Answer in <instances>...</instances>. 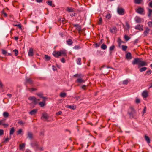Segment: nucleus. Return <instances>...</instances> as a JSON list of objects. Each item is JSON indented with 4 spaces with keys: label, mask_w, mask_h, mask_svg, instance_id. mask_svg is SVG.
<instances>
[{
    "label": "nucleus",
    "mask_w": 152,
    "mask_h": 152,
    "mask_svg": "<svg viewBox=\"0 0 152 152\" xmlns=\"http://www.w3.org/2000/svg\"><path fill=\"white\" fill-rule=\"evenodd\" d=\"M76 15V13H74L72 14H70V16L72 17L75 16Z\"/></svg>",
    "instance_id": "69168bd1"
},
{
    "label": "nucleus",
    "mask_w": 152,
    "mask_h": 152,
    "mask_svg": "<svg viewBox=\"0 0 152 152\" xmlns=\"http://www.w3.org/2000/svg\"><path fill=\"white\" fill-rule=\"evenodd\" d=\"M142 96L143 98H147L148 96V92L147 90L144 91L142 94Z\"/></svg>",
    "instance_id": "39448f33"
},
{
    "label": "nucleus",
    "mask_w": 152,
    "mask_h": 152,
    "mask_svg": "<svg viewBox=\"0 0 152 152\" xmlns=\"http://www.w3.org/2000/svg\"><path fill=\"white\" fill-rule=\"evenodd\" d=\"M28 99L32 101L34 103H36L38 101H39V99H37L35 97L31 96L30 97L28 98Z\"/></svg>",
    "instance_id": "423d86ee"
},
{
    "label": "nucleus",
    "mask_w": 152,
    "mask_h": 152,
    "mask_svg": "<svg viewBox=\"0 0 152 152\" xmlns=\"http://www.w3.org/2000/svg\"><path fill=\"white\" fill-rule=\"evenodd\" d=\"M13 52L15 53V55L16 56H17L18 55V51L17 50L15 49V50H13Z\"/></svg>",
    "instance_id": "e433bc0d"
},
{
    "label": "nucleus",
    "mask_w": 152,
    "mask_h": 152,
    "mask_svg": "<svg viewBox=\"0 0 152 152\" xmlns=\"http://www.w3.org/2000/svg\"><path fill=\"white\" fill-rule=\"evenodd\" d=\"M45 58L47 60H49L50 59V57L46 55H45Z\"/></svg>",
    "instance_id": "a19ab883"
},
{
    "label": "nucleus",
    "mask_w": 152,
    "mask_h": 152,
    "mask_svg": "<svg viewBox=\"0 0 152 152\" xmlns=\"http://www.w3.org/2000/svg\"><path fill=\"white\" fill-rule=\"evenodd\" d=\"M148 26L150 27H152V21H150L148 22Z\"/></svg>",
    "instance_id": "4c0bfd02"
},
{
    "label": "nucleus",
    "mask_w": 152,
    "mask_h": 152,
    "mask_svg": "<svg viewBox=\"0 0 152 152\" xmlns=\"http://www.w3.org/2000/svg\"><path fill=\"white\" fill-rule=\"evenodd\" d=\"M145 139L147 141V142L148 143H150V139L149 137L145 135Z\"/></svg>",
    "instance_id": "b1692460"
},
{
    "label": "nucleus",
    "mask_w": 152,
    "mask_h": 152,
    "mask_svg": "<svg viewBox=\"0 0 152 152\" xmlns=\"http://www.w3.org/2000/svg\"><path fill=\"white\" fill-rule=\"evenodd\" d=\"M148 16L149 17L151 18L152 14V10L149 8H148Z\"/></svg>",
    "instance_id": "dca6fc26"
},
{
    "label": "nucleus",
    "mask_w": 152,
    "mask_h": 152,
    "mask_svg": "<svg viewBox=\"0 0 152 152\" xmlns=\"http://www.w3.org/2000/svg\"><path fill=\"white\" fill-rule=\"evenodd\" d=\"M52 69L54 71L56 70V67L54 65H52Z\"/></svg>",
    "instance_id": "0e129e2a"
},
{
    "label": "nucleus",
    "mask_w": 152,
    "mask_h": 152,
    "mask_svg": "<svg viewBox=\"0 0 152 152\" xmlns=\"http://www.w3.org/2000/svg\"><path fill=\"white\" fill-rule=\"evenodd\" d=\"M111 15L110 13H108L105 16V17L107 19H109L111 18Z\"/></svg>",
    "instance_id": "72a5a7b5"
},
{
    "label": "nucleus",
    "mask_w": 152,
    "mask_h": 152,
    "mask_svg": "<svg viewBox=\"0 0 152 152\" xmlns=\"http://www.w3.org/2000/svg\"><path fill=\"white\" fill-rule=\"evenodd\" d=\"M4 134V131L2 129H0V136Z\"/></svg>",
    "instance_id": "5fc2aeb1"
},
{
    "label": "nucleus",
    "mask_w": 152,
    "mask_h": 152,
    "mask_svg": "<svg viewBox=\"0 0 152 152\" xmlns=\"http://www.w3.org/2000/svg\"><path fill=\"white\" fill-rule=\"evenodd\" d=\"M28 137L29 139H31L33 138V134L30 132H28Z\"/></svg>",
    "instance_id": "393cba45"
},
{
    "label": "nucleus",
    "mask_w": 152,
    "mask_h": 152,
    "mask_svg": "<svg viewBox=\"0 0 152 152\" xmlns=\"http://www.w3.org/2000/svg\"><path fill=\"white\" fill-rule=\"evenodd\" d=\"M1 13L2 14H3L5 17H7V14L3 10L1 11Z\"/></svg>",
    "instance_id": "49530a36"
},
{
    "label": "nucleus",
    "mask_w": 152,
    "mask_h": 152,
    "mask_svg": "<svg viewBox=\"0 0 152 152\" xmlns=\"http://www.w3.org/2000/svg\"><path fill=\"white\" fill-rule=\"evenodd\" d=\"M141 1L142 0H135L134 2L137 4H140Z\"/></svg>",
    "instance_id": "a18cd8bd"
},
{
    "label": "nucleus",
    "mask_w": 152,
    "mask_h": 152,
    "mask_svg": "<svg viewBox=\"0 0 152 152\" xmlns=\"http://www.w3.org/2000/svg\"><path fill=\"white\" fill-rule=\"evenodd\" d=\"M66 95V94L65 93L62 92L60 94V96L61 97H64Z\"/></svg>",
    "instance_id": "cd10ccee"
},
{
    "label": "nucleus",
    "mask_w": 152,
    "mask_h": 152,
    "mask_svg": "<svg viewBox=\"0 0 152 152\" xmlns=\"http://www.w3.org/2000/svg\"><path fill=\"white\" fill-rule=\"evenodd\" d=\"M101 48L103 50H105L107 48V46L104 44H102L101 45Z\"/></svg>",
    "instance_id": "473e14b6"
},
{
    "label": "nucleus",
    "mask_w": 152,
    "mask_h": 152,
    "mask_svg": "<svg viewBox=\"0 0 152 152\" xmlns=\"http://www.w3.org/2000/svg\"><path fill=\"white\" fill-rule=\"evenodd\" d=\"M61 61L63 63H64L65 62V61L64 58H62L61 59Z\"/></svg>",
    "instance_id": "680f3d73"
},
{
    "label": "nucleus",
    "mask_w": 152,
    "mask_h": 152,
    "mask_svg": "<svg viewBox=\"0 0 152 152\" xmlns=\"http://www.w3.org/2000/svg\"><path fill=\"white\" fill-rule=\"evenodd\" d=\"M136 102L137 103H139L140 102V100L139 99L137 98L136 99Z\"/></svg>",
    "instance_id": "052dcab7"
},
{
    "label": "nucleus",
    "mask_w": 152,
    "mask_h": 152,
    "mask_svg": "<svg viewBox=\"0 0 152 152\" xmlns=\"http://www.w3.org/2000/svg\"><path fill=\"white\" fill-rule=\"evenodd\" d=\"M66 43L69 45H71L73 43V42L71 39H69L66 41Z\"/></svg>",
    "instance_id": "aec40b11"
},
{
    "label": "nucleus",
    "mask_w": 152,
    "mask_h": 152,
    "mask_svg": "<svg viewBox=\"0 0 152 152\" xmlns=\"http://www.w3.org/2000/svg\"><path fill=\"white\" fill-rule=\"evenodd\" d=\"M131 109L132 111V113H129V115H131L132 113L134 114L135 113V111L133 109L131 108Z\"/></svg>",
    "instance_id": "603ef678"
},
{
    "label": "nucleus",
    "mask_w": 152,
    "mask_h": 152,
    "mask_svg": "<svg viewBox=\"0 0 152 152\" xmlns=\"http://www.w3.org/2000/svg\"><path fill=\"white\" fill-rule=\"evenodd\" d=\"M116 30V27H114L112 28H110V31L112 33H114V32H115Z\"/></svg>",
    "instance_id": "a878e982"
},
{
    "label": "nucleus",
    "mask_w": 152,
    "mask_h": 152,
    "mask_svg": "<svg viewBox=\"0 0 152 152\" xmlns=\"http://www.w3.org/2000/svg\"><path fill=\"white\" fill-rule=\"evenodd\" d=\"M115 48V46L114 45H112L110 47V51H111L113 50Z\"/></svg>",
    "instance_id": "58836bf2"
},
{
    "label": "nucleus",
    "mask_w": 152,
    "mask_h": 152,
    "mask_svg": "<svg viewBox=\"0 0 152 152\" xmlns=\"http://www.w3.org/2000/svg\"><path fill=\"white\" fill-rule=\"evenodd\" d=\"M18 26L20 29H22V26L21 25V24H18Z\"/></svg>",
    "instance_id": "338daca9"
},
{
    "label": "nucleus",
    "mask_w": 152,
    "mask_h": 152,
    "mask_svg": "<svg viewBox=\"0 0 152 152\" xmlns=\"http://www.w3.org/2000/svg\"><path fill=\"white\" fill-rule=\"evenodd\" d=\"M76 63L78 65H81V58H78L77 59L76 61Z\"/></svg>",
    "instance_id": "5701e85b"
},
{
    "label": "nucleus",
    "mask_w": 152,
    "mask_h": 152,
    "mask_svg": "<svg viewBox=\"0 0 152 152\" xmlns=\"http://www.w3.org/2000/svg\"><path fill=\"white\" fill-rule=\"evenodd\" d=\"M118 43L119 46H120L121 43L122 42L120 38H118Z\"/></svg>",
    "instance_id": "ea45409f"
},
{
    "label": "nucleus",
    "mask_w": 152,
    "mask_h": 152,
    "mask_svg": "<svg viewBox=\"0 0 152 152\" xmlns=\"http://www.w3.org/2000/svg\"><path fill=\"white\" fill-rule=\"evenodd\" d=\"M74 9L71 7H67L66 9V11L69 12H73L74 11Z\"/></svg>",
    "instance_id": "412c9836"
},
{
    "label": "nucleus",
    "mask_w": 152,
    "mask_h": 152,
    "mask_svg": "<svg viewBox=\"0 0 152 152\" xmlns=\"http://www.w3.org/2000/svg\"><path fill=\"white\" fill-rule=\"evenodd\" d=\"M126 57L127 59L130 60L132 59L131 54L130 53H128L126 55Z\"/></svg>",
    "instance_id": "ddd939ff"
},
{
    "label": "nucleus",
    "mask_w": 152,
    "mask_h": 152,
    "mask_svg": "<svg viewBox=\"0 0 152 152\" xmlns=\"http://www.w3.org/2000/svg\"><path fill=\"white\" fill-rule=\"evenodd\" d=\"M86 86L85 85H83L81 86V88L84 90H86Z\"/></svg>",
    "instance_id": "bf43d9fd"
},
{
    "label": "nucleus",
    "mask_w": 152,
    "mask_h": 152,
    "mask_svg": "<svg viewBox=\"0 0 152 152\" xmlns=\"http://www.w3.org/2000/svg\"><path fill=\"white\" fill-rule=\"evenodd\" d=\"M147 69V68L146 67H143L141 68L140 69V72H142L143 71H145Z\"/></svg>",
    "instance_id": "7c9ffc66"
},
{
    "label": "nucleus",
    "mask_w": 152,
    "mask_h": 152,
    "mask_svg": "<svg viewBox=\"0 0 152 152\" xmlns=\"http://www.w3.org/2000/svg\"><path fill=\"white\" fill-rule=\"evenodd\" d=\"M135 20L136 22L137 23H140L142 20H143L140 17L138 16H137L135 18Z\"/></svg>",
    "instance_id": "1a4fd4ad"
},
{
    "label": "nucleus",
    "mask_w": 152,
    "mask_h": 152,
    "mask_svg": "<svg viewBox=\"0 0 152 152\" xmlns=\"http://www.w3.org/2000/svg\"><path fill=\"white\" fill-rule=\"evenodd\" d=\"M53 55L55 57L58 58L61 56H66V52L64 49L60 50L59 51H54L53 53Z\"/></svg>",
    "instance_id": "f257e3e1"
},
{
    "label": "nucleus",
    "mask_w": 152,
    "mask_h": 152,
    "mask_svg": "<svg viewBox=\"0 0 152 152\" xmlns=\"http://www.w3.org/2000/svg\"><path fill=\"white\" fill-rule=\"evenodd\" d=\"M140 58H136L134 59V60L132 61V64L133 65H135L136 64H138V65L139 64V62L140 61Z\"/></svg>",
    "instance_id": "20e7f679"
},
{
    "label": "nucleus",
    "mask_w": 152,
    "mask_h": 152,
    "mask_svg": "<svg viewBox=\"0 0 152 152\" xmlns=\"http://www.w3.org/2000/svg\"><path fill=\"white\" fill-rule=\"evenodd\" d=\"M33 54V49L32 48H30L28 52V55L30 56H32Z\"/></svg>",
    "instance_id": "9b49d317"
},
{
    "label": "nucleus",
    "mask_w": 152,
    "mask_h": 152,
    "mask_svg": "<svg viewBox=\"0 0 152 152\" xmlns=\"http://www.w3.org/2000/svg\"><path fill=\"white\" fill-rule=\"evenodd\" d=\"M62 113V112L61 111H59L58 112L56 113V114L57 115H61V114Z\"/></svg>",
    "instance_id": "3c124183"
},
{
    "label": "nucleus",
    "mask_w": 152,
    "mask_h": 152,
    "mask_svg": "<svg viewBox=\"0 0 152 152\" xmlns=\"http://www.w3.org/2000/svg\"><path fill=\"white\" fill-rule=\"evenodd\" d=\"M66 107L75 110L76 109V106L75 105H66Z\"/></svg>",
    "instance_id": "2eb2a0df"
},
{
    "label": "nucleus",
    "mask_w": 152,
    "mask_h": 152,
    "mask_svg": "<svg viewBox=\"0 0 152 152\" xmlns=\"http://www.w3.org/2000/svg\"><path fill=\"white\" fill-rule=\"evenodd\" d=\"M37 94V95L38 96H39L40 97H41V98H42L43 99H46V98H45V97H43V96H42V94Z\"/></svg>",
    "instance_id": "09e8293b"
},
{
    "label": "nucleus",
    "mask_w": 152,
    "mask_h": 152,
    "mask_svg": "<svg viewBox=\"0 0 152 152\" xmlns=\"http://www.w3.org/2000/svg\"><path fill=\"white\" fill-rule=\"evenodd\" d=\"M37 109H34L29 112V114L31 115H35L37 112Z\"/></svg>",
    "instance_id": "f8f14e48"
},
{
    "label": "nucleus",
    "mask_w": 152,
    "mask_h": 152,
    "mask_svg": "<svg viewBox=\"0 0 152 152\" xmlns=\"http://www.w3.org/2000/svg\"><path fill=\"white\" fill-rule=\"evenodd\" d=\"M76 82L78 83H81L84 82V81L82 79L80 78L77 79V80Z\"/></svg>",
    "instance_id": "c85d7f7f"
},
{
    "label": "nucleus",
    "mask_w": 152,
    "mask_h": 152,
    "mask_svg": "<svg viewBox=\"0 0 152 152\" xmlns=\"http://www.w3.org/2000/svg\"><path fill=\"white\" fill-rule=\"evenodd\" d=\"M26 81V82L30 84H32L33 83L32 80L30 78L27 79Z\"/></svg>",
    "instance_id": "c756f323"
},
{
    "label": "nucleus",
    "mask_w": 152,
    "mask_h": 152,
    "mask_svg": "<svg viewBox=\"0 0 152 152\" xmlns=\"http://www.w3.org/2000/svg\"><path fill=\"white\" fill-rule=\"evenodd\" d=\"M122 50L124 51L126 50L127 48V46L124 45H122Z\"/></svg>",
    "instance_id": "c9c22d12"
},
{
    "label": "nucleus",
    "mask_w": 152,
    "mask_h": 152,
    "mask_svg": "<svg viewBox=\"0 0 152 152\" xmlns=\"http://www.w3.org/2000/svg\"><path fill=\"white\" fill-rule=\"evenodd\" d=\"M148 6L151 7L152 8V1L150 2L148 4Z\"/></svg>",
    "instance_id": "13d9d810"
},
{
    "label": "nucleus",
    "mask_w": 152,
    "mask_h": 152,
    "mask_svg": "<svg viewBox=\"0 0 152 152\" xmlns=\"http://www.w3.org/2000/svg\"><path fill=\"white\" fill-rule=\"evenodd\" d=\"M3 115L4 117H7L9 115V114L8 112H5L3 113Z\"/></svg>",
    "instance_id": "bb28decb"
},
{
    "label": "nucleus",
    "mask_w": 152,
    "mask_h": 152,
    "mask_svg": "<svg viewBox=\"0 0 152 152\" xmlns=\"http://www.w3.org/2000/svg\"><path fill=\"white\" fill-rule=\"evenodd\" d=\"M102 18L101 17L99 19V21L98 22V24L99 25H101L102 23Z\"/></svg>",
    "instance_id": "c03bdc74"
},
{
    "label": "nucleus",
    "mask_w": 152,
    "mask_h": 152,
    "mask_svg": "<svg viewBox=\"0 0 152 152\" xmlns=\"http://www.w3.org/2000/svg\"><path fill=\"white\" fill-rule=\"evenodd\" d=\"M128 80H126L123 82V84L124 85H127L128 83Z\"/></svg>",
    "instance_id": "37998d69"
},
{
    "label": "nucleus",
    "mask_w": 152,
    "mask_h": 152,
    "mask_svg": "<svg viewBox=\"0 0 152 152\" xmlns=\"http://www.w3.org/2000/svg\"><path fill=\"white\" fill-rule=\"evenodd\" d=\"M28 89H29V91L31 92H32L33 91H34L36 90V89L35 88H29Z\"/></svg>",
    "instance_id": "6e6d98bb"
},
{
    "label": "nucleus",
    "mask_w": 152,
    "mask_h": 152,
    "mask_svg": "<svg viewBox=\"0 0 152 152\" xmlns=\"http://www.w3.org/2000/svg\"><path fill=\"white\" fill-rule=\"evenodd\" d=\"M15 131V129L14 127H12L10 131V135H11L13 134Z\"/></svg>",
    "instance_id": "4be33fe9"
},
{
    "label": "nucleus",
    "mask_w": 152,
    "mask_h": 152,
    "mask_svg": "<svg viewBox=\"0 0 152 152\" xmlns=\"http://www.w3.org/2000/svg\"><path fill=\"white\" fill-rule=\"evenodd\" d=\"M124 38H125V39L127 41L129 40L130 39V38L128 36L126 35H124Z\"/></svg>",
    "instance_id": "f704fd0d"
},
{
    "label": "nucleus",
    "mask_w": 152,
    "mask_h": 152,
    "mask_svg": "<svg viewBox=\"0 0 152 152\" xmlns=\"http://www.w3.org/2000/svg\"><path fill=\"white\" fill-rule=\"evenodd\" d=\"M81 76V75L80 74H76L74 75V77H80Z\"/></svg>",
    "instance_id": "864d4df0"
},
{
    "label": "nucleus",
    "mask_w": 152,
    "mask_h": 152,
    "mask_svg": "<svg viewBox=\"0 0 152 152\" xmlns=\"http://www.w3.org/2000/svg\"><path fill=\"white\" fill-rule=\"evenodd\" d=\"M25 146V144L23 143L22 144H20L19 145L20 149H23Z\"/></svg>",
    "instance_id": "2f4dec72"
},
{
    "label": "nucleus",
    "mask_w": 152,
    "mask_h": 152,
    "mask_svg": "<svg viewBox=\"0 0 152 152\" xmlns=\"http://www.w3.org/2000/svg\"><path fill=\"white\" fill-rule=\"evenodd\" d=\"M2 53L4 55L6 54L7 53V51L5 50H3L2 51Z\"/></svg>",
    "instance_id": "e2e57ef3"
},
{
    "label": "nucleus",
    "mask_w": 152,
    "mask_h": 152,
    "mask_svg": "<svg viewBox=\"0 0 152 152\" xmlns=\"http://www.w3.org/2000/svg\"><path fill=\"white\" fill-rule=\"evenodd\" d=\"M139 64L138 66V67L140 68L141 66H147L148 63L145 61H142V59H140Z\"/></svg>",
    "instance_id": "f03ea898"
},
{
    "label": "nucleus",
    "mask_w": 152,
    "mask_h": 152,
    "mask_svg": "<svg viewBox=\"0 0 152 152\" xmlns=\"http://www.w3.org/2000/svg\"><path fill=\"white\" fill-rule=\"evenodd\" d=\"M152 72L151 70H149L146 71V73L148 75L150 74Z\"/></svg>",
    "instance_id": "4d7b16f0"
},
{
    "label": "nucleus",
    "mask_w": 152,
    "mask_h": 152,
    "mask_svg": "<svg viewBox=\"0 0 152 152\" xmlns=\"http://www.w3.org/2000/svg\"><path fill=\"white\" fill-rule=\"evenodd\" d=\"M10 138H9L8 137L6 138L5 139L4 141V142H7L10 139Z\"/></svg>",
    "instance_id": "8fccbe9b"
},
{
    "label": "nucleus",
    "mask_w": 152,
    "mask_h": 152,
    "mask_svg": "<svg viewBox=\"0 0 152 152\" xmlns=\"http://www.w3.org/2000/svg\"><path fill=\"white\" fill-rule=\"evenodd\" d=\"M2 125L4 126V127H7L8 126V125L7 124H3V123Z\"/></svg>",
    "instance_id": "774afa93"
},
{
    "label": "nucleus",
    "mask_w": 152,
    "mask_h": 152,
    "mask_svg": "<svg viewBox=\"0 0 152 152\" xmlns=\"http://www.w3.org/2000/svg\"><path fill=\"white\" fill-rule=\"evenodd\" d=\"M48 116L47 113H44L42 114V116L41 117V118L42 119H46L48 118Z\"/></svg>",
    "instance_id": "4468645a"
},
{
    "label": "nucleus",
    "mask_w": 152,
    "mask_h": 152,
    "mask_svg": "<svg viewBox=\"0 0 152 152\" xmlns=\"http://www.w3.org/2000/svg\"><path fill=\"white\" fill-rule=\"evenodd\" d=\"M22 130L21 129H20L19 130L17 131V135H19L20 134L21 132H22Z\"/></svg>",
    "instance_id": "79ce46f5"
},
{
    "label": "nucleus",
    "mask_w": 152,
    "mask_h": 152,
    "mask_svg": "<svg viewBox=\"0 0 152 152\" xmlns=\"http://www.w3.org/2000/svg\"><path fill=\"white\" fill-rule=\"evenodd\" d=\"M73 48L75 49H79L80 48L79 46L76 45Z\"/></svg>",
    "instance_id": "de8ad7c7"
},
{
    "label": "nucleus",
    "mask_w": 152,
    "mask_h": 152,
    "mask_svg": "<svg viewBox=\"0 0 152 152\" xmlns=\"http://www.w3.org/2000/svg\"><path fill=\"white\" fill-rule=\"evenodd\" d=\"M117 12L119 15H123L124 14V10L122 8H118L117 9Z\"/></svg>",
    "instance_id": "7ed1b4c3"
},
{
    "label": "nucleus",
    "mask_w": 152,
    "mask_h": 152,
    "mask_svg": "<svg viewBox=\"0 0 152 152\" xmlns=\"http://www.w3.org/2000/svg\"><path fill=\"white\" fill-rule=\"evenodd\" d=\"M74 26L76 27V29L79 31H80L81 28L80 26L78 24H75L74 25Z\"/></svg>",
    "instance_id": "a211bd4d"
},
{
    "label": "nucleus",
    "mask_w": 152,
    "mask_h": 152,
    "mask_svg": "<svg viewBox=\"0 0 152 152\" xmlns=\"http://www.w3.org/2000/svg\"><path fill=\"white\" fill-rule=\"evenodd\" d=\"M150 30V29L148 27H147L145 28V30L143 32L145 36H146L148 34Z\"/></svg>",
    "instance_id": "9d476101"
},
{
    "label": "nucleus",
    "mask_w": 152,
    "mask_h": 152,
    "mask_svg": "<svg viewBox=\"0 0 152 152\" xmlns=\"http://www.w3.org/2000/svg\"><path fill=\"white\" fill-rule=\"evenodd\" d=\"M46 3L48 5L51 6L52 7H54L55 6L54 4H53L52 1H46Z\"/></svg>",
    "instance_id": "6ab92c4d"
},
{
    "label": "nucleus",
    "mask_w": 152,
    "mask_h": 152,
    "mask_svg": "<svg viewBox=\"0 0 152 152\" xmlns=\"http://www.w3.org/2000/svg\"><path fill=\"white\" fill-rule=\"evenodd\" d=\"M135 28L136 29L140 31H142L143 30V26L142 25H140L136 26Z\"/></svg>",
    "instance_id": "0eeeda50"
},
{
    "label": "nucleus",
    "mask_w": 152,
    "mask_h": 152,
    "mask_svg": "<svg viewBox=\"0 0 152 152\" xmlns=\"http://www.w3.org/2000/svg\"><path fill=\"white\" fill-rule=\"evenodd\" d=\"M144 11V9L141 7H139L137 10L136 12H137L142 14Z\"/></svg>",
    "instance_id": "6e6552de"
},
{
    "label": "nucleus",
    "mask_w": 152,
    "mask_h": 152,
    "mask_svg": "<svg viewBox=\"0 0 152 152\" xmlns=\"http://www.w3.org/2000/svg\"><path fill=\"white\" fill-rule=\"evenodd\" d=\"M46 99H43V101L39 103V105L41 107H43L45 105V100Z\"/></svg>",
    "instance_id": "f3484780"
}]
</instances>
